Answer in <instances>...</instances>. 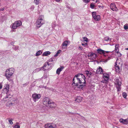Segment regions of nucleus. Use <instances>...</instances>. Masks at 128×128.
Returning <instances> with one entry per match:
<instances>
[{"label":"nucleus","mask_w":128,"mask_h":128,"mask_svg":"<svg viewBox=\"0 0 128 128\" xmlns=\"http://www.w3.org/2000/svg\"><path fill=\"white\" fill-rule=\"evenodd\" d=\"M115 69L116 71L117 72H118L120 70L119 66L116 64L115 65Z\"/></svg>","instance_id":"24"},{"label":"nucleus","mask_w":128,"mask_h":128,"mask_svg":"<svg viewBox=\"0 0 128 128\" xmlns=\"http://www.w3.org/2000/svg\"><path fill=\"white\" fill-rule=\"evenodd\" d=\"M116 53L118 54H119L118 55V56L119 57H121L122 56V55L121 54L120 52H118V53Z\"/></svg>","instance_id":"39"},{"label":"nucleus","mask_w":128,"mask_h":128,"mask_svg":"<svg viewBox=\"0 0 128 128\" xmlns=\"http://www.w3.org/2000/svg\"><path fill=\"white\" fill-rule=\"evenodd\" d=\"M40 2V0H34V3L36 5L39 4Z\"/></svg>","instance_id":"25"},{"label":"nucleus","mask_w":128,"mask_h":128,"mask_svg":"<svg viewBox=\"0 0 128 128\" xmlns=\"http://www.w3.org/2000/svg\"><path fill=\"white\" fill-rule=\"evenodd\" d=\"M15 128H20V126L18 125H16L14 126Z\"/></svg>","instance_id":"40"},{"label":"nucleus","mask_w":128,"mask_h":128,"mask_svg":"<svg viewBox=\"0 0 128 128\" xmlns=\"http://www.w3.org/2000/svg\"><path fill=\"white\" fill-rule=\"evenodd\" d=\"M97 2V1H96V2Z\"/></svg>","instance_id":"55"},{"label":"nucleus","mask_w":128,"mask_h":128,"mask_svg":"<svg viewBox=\"0 0 128 128\" xmlns=\"http://www.w3.org/2000/svg\"><path fill=\"white\" fill-rule=\"evenodd\" d=\"M44 18L43 16H41L38 18L36 24V25L37 27L40 28L44 24L45 22Z\"/></svg>","instance_id":"4"},{"label":"nucleus","mask_w":128,"mask_h":128,"mask_svg":"<svg viewBox=\"0 0 128 128\" xmlns=\"http://www.w3.org/2000/svg\"><path fill=\"white\" fill-rule=\"evenodd\" d=\"M44 77H45V78H46L47 77V76H45Z\"/></svg>","instance_id":"53"},{"label":"nucleus","mask_w":128,"mask_h":128,"mask_svg":"<svg viewBox=\"0 0 128 128\" xmlns=\"http://www.w3.org/2000/svg\"><path fill=\"white\" fill-rule=\"evenodd\" d=\"M43 103L44 106L48 107L55 108L56 106L55 103L48 97H46L43 99Z\"/></svg>","instance_id":"2"},{"label":"nucleus","mask_w":128,"mask_h":128,"mask_svg":"<svg viewBox=\"0 0 128 128\" xmlns=\"http://www.w3.org/2000/svg\"><path fill=\"white\" fill-rule=\"evenodd\" d=\"M87 76L89 75V72L88 70H86L85 72Z\"/></svg>","instance_id":"38"},{"label":"nucleus","mask_w":128,"mask_h":128,"mask_svg":"<svg viewBox=\"0 0 128 128\" xmlns=\"http://www.w3.org/2000/svg\"><path fill=\"white\" fill-rule=\"evenodd\" d=\"M85 3H88L90 2V0H82Z\"/></svg>","instance_id":"34"},{"label":"nucleus","mask_w":128,"mask_h":128,"mask_svg":"<svg viewBox=\"0 0 128 128\" xmlns=\"http://www.w3.org/2000/svg\"><path fill=\"white\" fill-rule=\"evenodd\" d=\"M109 52V51H105V52H104V54L106 53H108V52Z\"/></svg>","instance_id":"46"},{"label":"nucleus","mask_w":128,"mask_h":128,"mask_svg":"<svg viewBox=\"0 0 128 128\" xmlns=\"http://www.w3.org/2000/svg\"><path fill=\"white\" fill-rule=\"evenodd\" d=\"M110 76L107 73H104L103 74L102 78L103 80L101 82L103 83L107 84L108 82Z\"/></svg>","instance_id":"5"},{"label":"nucleus","mask_w":128,"mask_h":128,"mask_svg":"<svg viewBox=\"0 0 128 128\" xmlns=\"http://www.w3.org/2000/svg\"><path fill=\"white\" fill-rule=\"evenodd\" d=\"M8 122L11 125L13 124V122H12V120H8Z\"/></svg>","instance_id":"42"},{"label":"nucleus","mask_w":128,"mask_h":128,"mask_svg":"<svg viewBox=\"0 0 128 128\" xmlns=\"http://www.w3.org/2000/svg\"><path fill=\"white\" fill-rule=\"evenodd\" d=\"M92 73L91 72H89V75L88 76H89L90 77V76L92 75Z\"/></svg>","instance_id":"43"},{"label":"nucleus","mask_w":128,"mask_h":128,"mask_svg":"<svg viewBox=\"0 0 128 128\" xmlns=\"http://www.w3.org/2000/svg\"><path fill=\"white\" fill-rule=\"evenodd\" d=\"M92 15L94 19L96 21H99L100 19V16L99 15H96L95 12H92Z\"/></svg>","instance_id":"11"},{"label":"nucleus","mask_w":128,"mask_h":128,"mask_svg":"<svg viewBox=\"0 0 128 128\" xmlns=\"http://www.w3.org/2000/svg\"><path fill=\"white\" fill-rule=\"evenodd\" d=\"M22 24L21 21H17L15 22L12 24V28L13 29H16L19 26H21Z\"/></svg>","instance_id":"6"},{"label":"nucleus","mask_w":128,"mask_h":128,"mask_svg":"<svg viewBox=\"0 0 128 128\" xmlns=\"http://www.w3.org/2000/svg\"><path fill=\"white\" fill-rule=\"evenodd\" d=\"M72 114H74V113H72Z\"/></svg>","instance_id":"54"},{"label":"nucleus","mask_w":128,"mask_h":128,"mask_svg":"<svg viewBox=\"0 0 128 128\" xmlns=\"http://www.w3.org/2000/svg\"><path fill=\"white\" fill-rule=\"evenodd\" d=\"M84 75L82 74L76 75L73 80L72 85L76 86L80 88H82L85 86L86 82Z\"/></svg>","instance_id":"1"},{"label":"nucleus","mask_w":128,"mask_h":128,"mask_svg":"<svg viewBox=\"0 0 128 128\" xmlns=\"http://www.w3.org/2000/svg\"><path fill=\"white\" fill-rule=\"evenodd\" d=\"M64 67L62 66H60V68H58L56 70V73L58 74H59L62 70L64 69Z\"/></svg>","instance_id":"18"},{"label":"nucleus","mask_w":128,"mask_h":128,"mask_svg":"<svg viewBox=\"0 0 128 128\" xmlns=\"http://www.w3.org/2000/svg\"><path fill=\"white\" fill-rule=\"evenodd\" d=\"M123 97L124 98H126L127 96V94L125 92H124L122 93V94Z\"/></svg>","instance_id":"29"},{"label":"nucleus","mask_w":128,"mask_h":128,"mask_svg":"<svg viewBox=\"0 0 128 128\" xmlns=\"http://www.w3.org/2000/svg\"><path fill=\"white\" fill-rule=\"evenodd\" d=\"M82 46H87L88 45V44L87 43H86L85 44H84L83 43H82Z\"/></svg>","instance_id":"41"},{"label":"nucleus","mask_w":128,"mask_h":128,"mask_svg":"<svg viewBox=\"0 0 128 128\" xmlns=\"http://www.w3.org/2000/svg\"><path fill=\"white\" fill-rule=\"evenodd\" d=\"M115 84L116 86H121L122 84L121 82L119 80V79H116L115 80Z\"/></svg>","instance_id":"16"},{"label":"nucleus","mask_w":128,"mask_h":128,"mask_svg":"<svg viewBox=\"0 0 128 128\" xmlns=\"http://www.w3.org/2000/svg\"><path fill=\"white\" fill-rule=\"evenodd\" d=\"M42 53V52L41 50H39L36 52V56H38L41 54Z\"/></svg>","instance_id":"23"},{"label":"nucleus","mask_w":128,"mask_h":128,"mask_svg":"<svg viewBox=\"0 0 128 128\" xmlns=\"http://www.w3.org/2000/svg\"><path fill=\"white\" fill-rule=\"evenodd\" d=\"M79 48H80L81 50H82L83 49V48L81 46H79Z\"/></svg>","instance_id":"47"},{"label":"nucleus","mask_w":128,"mask_h":128,"mask_svg":"<svg viewBox=\"0 0 128 128\" xmlns=\"http://www.w3.org/2000/svg\"><path fill=\"white\" fill-rule=\"evenodd\" d=\"M102 7V8H103L104 7V6H101V7Z\"/></svg>","instance_id":"50"},{"label":"nucleus","mask_w":128,"mask_h":128,"mask_svg":"<svg viewBox=\"0 0 128 128\" xmlns=\"http://www.w3.org/2000/svg\"><path fill=\"white\" fill-rule=\"evenodd\" d=\"M116 86V88L117 89V90L118 91H119L120 90V86Z\"/></svg>","instance_id":"30"},{"label":"nucleus","mask_w":128,"mask_h":128,"mask_svg":"<svg viewBox=\"0 0 128 128\" xmlns=\"http://www.w3.org/2000/svg\"><path fill=\"white\" fill-rule=\"evenodd\" d=\"M34 5H33V6H31L30 9L32 11L34 9Z\"/></svg>","instance_id":"33"},{"label":"nucleus","mask_w":128,"mask_h":128,"mask_svg":"<svg viewBox=\"0 0 128 128\" xmlns=\"http://www.w3.org/2000/svg\"><path fill=\"white\" fill-rule=\"evenodd\" d=\"M50 54L51 52L49 51H46L43 53L42 56H47L48 55Z\"/></svg>","instance_id":"21"},{"label":"nucleus","mask_w":128,"mask_h":128,"mask_svg":"<svg viewBox=\"0 0 128 128\" xmlns=\"http://www.w3.org/2000/svg\"><path fill=\"white\" fill-rule=\"evenodd\" d=\"M120 122L124 124H128V118L124 119L123 118H121L120 120Z\"/></svg>","instance_id":"14"},{"label":"nucleus","mask_w":128,"mask_h":128,"mask_svg":"<svg viewBox=\"0 0 128 128\" xmlns=\"http://www.w3.org/2000/svg\"><path fill=\"white\" fill-rule=\"evenodd\" d=\"M14 71V68H11L8 69L6 71L5 76L8 80L10 82H12V80L10 78L12 76Z\"/></svg>","instance_id":"3"},{"label":"nucleus","mask_w":128,"mask_h":128,"mask_svg":"<svg viewBox=\"0 0 128 128\" xmlns=\"http://www.w3.org/2000/svg\"><path fill=\"white\" fill-rule=\"evenodd\" d=\"M115 52L116 53H118L119 51V44H116L115 45Z\"/></svg>","instance_id":"19"},{"label":"nucleus","mask_w":128,"mask_h":128,"mask_svg":"<svg viewBox=\"0 0 128 128\" xmlns=\"http://www.w3.org/2000/svg\"><path fill=\"white\" fill-rule=\"evenodd\" d=\"M124 28L125 30L128 29V26L127 24H126L124 26Z\"/></svg>","instance_id":"31"},{"label":"nucleus","mask_w":128,"mask_h":128,"mask_svg":"<svg viewBox=\"0 0 128 128\" xmlns=\"http://www.w3.org/2000/svg\"><path fill=\"white\" fill-rule=\"evenodd\" d=\"M2 87V84L0 83V89H1Z\"/></svg>","instance_id":"45"},{"label":"nucleus","mask_w":128,"mask_h":128,"mask_svg":"<svg viewBox=\"0 0 128 128\" xmlns=\"http://www.w3.org/2000/svg\"><path fill=\"white\" fill-rule=\"evenodd\" d=\"M43 68V67H42L41 68H37L36 69V71H38L40 70H41L42 68Z\"/></svg>","instance_id":"37"},{"label":"nucleus","mask_w":128,"mask_h":128,"mask_svg":"<svg viewBox=\"0 0 128 128\" xmlns=\"http://www.w3.org/2000/svg\"><path fill=\"white\" fill-rule=\"evenodd\" d=\"M98 53L100 54H104L105 51L102 50L101 49H98L97 50Z\"/></svg>","instance_id":"20"},{"label":"nucleus","mask_w":128,"mask_h":128,"mask_svg":"<svg viewBox=\"0 0 128 128\" xmlns=\"http://www.w3.org/2000/svg\"><path fill=\"white\" fill-rule=\"evenodd\" d=\"M9 88V85L8 84H6L5 86V88L4 89V90H6L7 92H8Z\"/></svg>","instance_id":"22"},{"label":"nucleus","mask_w":128,"mask_h":128,"mask_svg":"<svg viewBox=\"0 0 128 128\" xmlns=\"http://www.w3.org/2000/svg\"><path fill=\"white\" fill-rule=\"evenodd\" d=\"M88 58L90 60H94L96 58V54L94 53H90L88 55Z\"/></svg>","instance_id":"9"},{"label":"nucleus","mask_w":128,"mask_h":128,"mask_svg":"<svg viewBox=\"0 0 128 128\" xmlns=\"http://www.w3.org/2000/svg\"><path fill=\"white\" fill-rule=\"evenodd\" d=\"M94 5L93 4H91L90 5V8H92L93 9L94 7Z\"/></svg>","instance_id":"32"},{"label":"nucleus","mask_w":128,"mask_h":128,"mask_svg":"<svg viewBox=\"0 0 128 128\" xmlns=\"http://www.w3.org/2000/svg\"><path fill=\"white\" fill-rule=\"evenodd\" d=\"M110 7L111 9L114 11H117L118 10L115 4L114 3H112L110 5Z\"/></svg>","instance_id":"13"},{"label":"nucleus","mask_w":128,"mask_h":128,"mask_svg":"<svg viewBox=\"0 0 128 128\" xmlns=\"http://www.w3.org/2000/svg\"><path fill=\"white\" fill-rule=\"evenodd\" d=\"M103 71L102 68L99 66L96 70V72L99 74H102L103 73Z\"/></svg>","instance_id":"15"},{"label":"nucleus","mask_w":128,"mask_h":128,"mask_svg":"<svg viewBox=\"0 0 128 128\" xmlns=\"http://www.w3.org/2000/svg\"><path fill=\"white\" fill-rule=\"evenodd\" d=\"M70 42L68 40H65L64 41L62 44V50L66 48L67 46L69 44Z\"/></svg>","instance_id":"10"},{"label":"nucleus","mask_w":128,"mask_h":128,"mask_svg":"<svg viewBox=\"0 0 128 128\" xmlns=\"http://www.w3.org/2000/svg\"><path fill=\"white\" fill-rule=\"evenodd\" d=\"M125 50H128V48H126L125 49Z\"/></svg>","instance_id":"52"},{"label":"nucleus","mask_w":128,"mask_h":128,"mask_svg":"<svg viewBox=\"0 0 128 128\" xmlns=\"http://www.w3.org/2000/svg\"><path fill=\"white\" fill-rule=\"evenodd\" d=\"M104 39L106 41H110L111 40V38H109L107 36L104 38Z\"/></svg>","instance_id":"27"},{"label":"nucleus","mask_w":128,"mask_h":128,"mask_svg":"<svg viewBox=\"0 0 128 128\" xmlns=\"http://www.w3.org/2000/svg\"><path fill=\"white\" fill-rule=\"evenodd\" d=\"M108 60V59H106V60H105V61H104V62H107Z\"/></svg>","instance_id":"48"},{"label":"nucleus","mask_w":128,"mask_h":128,"mask_svg":"<svg viewBox=\"0 0 128 128\" xmlns=\"http://www.w3.org/2000/svg\"><path fill=\"white\" fill-rule=\"evenodd\" d=\"M83 38L84 41H86V42H88V39L87 38L85 37H84Z\"/></svg>","instance_id":"35"},{"label":"nucleus","mask_w":128,"mask_h":128,"mask_svg":"<svg viewBox=\"0 0 128 128\" xmlns=\"http://www.w3.org/2000/svg\"><path fill=\"white\" fill-rule=\"evenodd\" d=\"M11 96L8 94H7L6 97L4 98L3 100L4 101L8 102V104L10 106L12 105L13 104L11 102H10L11 100Z\"/></svg>","instance_id":"7"},{"label":"nucleus","mask_w":128,"mask_h":128,"mask_svg":"<svg viewBox=\"0 0 128 128\" xmlns=\"http://www.w3.org/2000/svg\"><path fill=\"white\" fill-rule=\"evenodd\" d=\"M61 51L60 50H59L54 55V57H56L58 56V55L61 52Z\"/></svg>","instance_id":"28"},{"label":"nucleus","mask_w":128,"mask_h":128,"mask_svg":"<svg viewBox=\"0 0 128 128\" xmlns=\"http://www.w3.org/2000/svg\"><path fill=\"white\" fill-rule=\"evenodd\" d=\"M98 6L99 8H100V7H101V6H100V5H98Z\"/></svg>","instance_id":"51"},{"label":"nucleus","mask_w":128,"mask_h":128,"mask_svg":"<svg viewBox=\"0 0 128 128\" xmlns=\"http://www.w3.org/2000/svg\"><path fill=\"white\" fill-rule=\"evenodd\" d=\"M18 48V46H13V48H15V50H17Z\"/></svg>","instance_id":"36"},{"label":"nucleus","mask_w":128,"mask_h":128,"mask_svg":"<svg viewBox=\"0 0 128 128\" xmlns=\"http://www.w3.org/2000/svg\"><path fill=\"white\" fill-rule=\"evenodd\" d=\"M45 127L46 128H56V126L54 124H48L45 125Z\"/></svg>","instance_id":"12"},{"label":"nucleus","mask_w":128,"mask_h":128,"mask_svg":"<svg viewBox=\"0 0 128 128\" xmlns=\"http://www.w3.org/2000/svg\"><path fill=\"white\" fill-rule=\"evenodd\" d=\"M82 98L80 96H78L76 97V99L75 100L76 101L78 102H81L82 100Z\"/></svg>","instance_id":"17"},{"label":"nucleus","mask_w":128,"mask_h":128,"mask_svg":"<svg viewBox=\"0 0 128 128\" xmlns=\"http://www.w3.org/2000/svg\"><path fill=\"white\" fill-rule=\"evenodd\" d=\"M50 65V64L48 63V62H47L46 63L44 64V67H47V69H48V66H49Z\"/></svg>","instance_id":"26"},{"label":"nucleus","mask_w":128,"mask_h":128,"mask_svg":"<svg viewBox=\"0 0 128 128\" xmlns=\"http://www.w3.org/2000/svg\"><path fill=\"white\" fill-rule=\"evenodd\" d=\"M55 0L57 2H60V0Z\"/></svg>","instance_id":"49"},{"label":"nucleus","mask_w":128,"mask_h":128,"mask_svg":"<svg viewBox=\"0 0 128 128\" xmlns=\"http://www.w3.org/2000/svg\"><path fill=\"white\" fill-rule=\"evenodd\" d=\"M32 97L33 100L35 102H36L37 100L40 98L41 95L40 94L35 93L32 94Z\"/></svg>","instance_id":"8"},{"label":"nucleus","mask_w":128,"mask_h":128,"mask_svg":"<svg viewBox=\"0 0 128 128\" xmlns=\"http://www.w3.org/2000/svg\"><path fill=\"white\" fill-rule=\"evenodd\" d=\"M4 10V8H0V10H2V11H3Z\"/></svg>","instance_id":"44"}]
</instances>
